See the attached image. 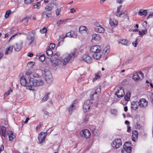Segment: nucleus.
I'll return each instance as SVG.
<instances>
[{
	"mask_svg": "<svg viewBox=\"0 0 153 153\" xmlns=\"http://www.w3.org/2000/svg\"><path fill=\"white\" fill-rule=\"evenodd\" d=\"M43 84L44 81L41 79H37L33 78H30L26 88L28 90H34L35 87L42 86Z\"/></svg>",
	"mask_w": 153,
	"mask_h": 153,
	"instance_id": "f257e3e1",
	"label": "nucleus"
},
{
	"mask_svg": "<svg viewBox=\"0 0 153 153\" xmlns=\"http://www.w3.org/2000/svg\"><path fill=\"white\" fill-rule=\"evenodd\" d=\"M100 48L99 45H96L92 46L90 49V51L94 53L92 55L93 58L96 59H100L101 55L100 53Z\"/></svg>",
	"mask_w": 153,
	"mask_h": 153,
	"instance_id": "f03ea898",
	"label": "nucleus"
},
{
	"mask_svg": "<svg viewBox=\"0 0 153 153\" xmlns=\"http://www.w3.org/2000/svg\"><path fill=\"white\" fill-rule=\"evenodd\" d=\"M75 49L70 54H68V56L62 60L63 64L65 65L68 62H72L76 55L77 54V53L75 51Z\"/></svg>",
	"mask_w": 153,
	"mask_h": 153,
	"instance_id": "7ed1b4c3",
	"label": "nucleus"
},
{
	"mask_svg": "<svg viewBox=\"0 0 153 153\" xmlns=\"http://www.w3.org/2000/svg\"><path fill=\"white\" fill-rule=\"evenodd\" d=\"M45 11L41 13L42 16L45 18L51 17L52 14V7L47 5L45 7Z\"/></svg>",
	"mask_w": 153,
	"mask_h": 153,
	"instance_id": "20e7f679",
	"label": "nucleus"
},
{
	"mask_svg": "<svg viewBox=\"0 0 153 153\" xmlns=\"http://www.w3.org/2000/svg\"><path fill=\"white\" fill-rule=\"evenodd\" d=\"M44 73V74L46 82L48 84L51 83L53 81V78L51 72L48 70H45Z\"/></svg>",
	"mask_w": 153,
	"mask_h": 153,
	"instance_id": "39448f33",
	"label": "nucleus"
},
{
	"mask_svg": "<svg viewBox=\"0 0 153 153\" xmlns=\"http://www.w3.org/2000/svg\"><path fill=\"white\" fill-rule=\"evenodd\" d=\"M143 74L140 71L134 74L133 78L136 81L139 82L143 78Z\"/></svg>",
	"mask_w": 153,
	"mask_h": 153,
	"instance_id": "423d86ee",
	"label": "nucleus"
},
{
	"mask_svg": "<svg viewBox=\"0 0 153 153\" xmlns=\"http://www.w3.org/2000/svg\"><path fill=\"white\" fill-rule=\"evenodd\" d=\"M112 147L114 149H117L121 146V140L120 139H117L113 141L111 144Z\"/></svg>",
	"mask_w": 153,
	"mask_h": 153,
	"instance_id": "0eeeda50",
	"label": "nucleus"
},
{
	"mask_svg": "<svg viewBox=\"0 0 153 153\" xmlns=\"http://www.w3.org/2000/svg\"><path fill=\"white\" fill-rule=\"evenodd\" d=\"M81 136L86 139L88 138L91 135L90 131L87 129H84L80 132Z\"/></svg>",
	"mask_w": 153,
	"mask_h": 153,
	"instance_id": "6e6552de",
	"label": "nucleus"
},
{
	"mask_svg": "<svg viewBox=\"0 0 153 153\" xmlns=\"http://www.w3.org/2000/svg\"><path fill=\"white\" fill-rule=\"evenodd\" d=\"M122 7V5H120L118 7L115 15L118 17L123 18L124 16V11L121 10Z\"/></svg>",
	"mask_w": 153,
	"mask_h": 153,
	"instance_id": "1a4fd4ad",
	"label": "nucleus"
},
{
	"mask_svg": "<svg viewBox=\"0 0 153 153\" xmlns=\"http://www.w3.org/2000/svg\"><path fill=\"white\" fill-rule=\"evenodd\" d=\"M92 103L90 100L85 101L83 105V110L84 112H87L89 110Z\"/></svg>",
	"mask_w": 153,
	"mask_h": 153,
	"instance_id": "9d476101",
	"label": "nucleus"
},
{
	"mask_svg": "<svg viewBox=\"0 0 153 153\" xmlns=\"http://www.w3.org/2000/svg\"><path fill=\"white\" fill-rule=\"evenodd\" d=\"M119 88L115 93V94L118 98L123 97L124 95V90L123 87H120Z\"/></svg>",
	"mask_w": 153,
	"mask_h": 153,
	"instance_id": "9b49d317",
	"label": "nucleus"
},
{
	"mask_svg": "<svg viewBox=\"0 0 153 153\" xmlns=\"http://www.w3.org/2000/svg\"><path fill=\"white\" fill-rule=\"evenodd\" d=\"M131 143L130 142L125 143V153H131L132 148L130 146Z\"/></svg>",
	"mask_w": 153,
	"mask_h": 153,
	"instance_id": "f8f14e48",
	"label": "nucleus"
},
{
	"mask_svg": "<svg viewBox=\"0 0 153 153\" xmlns=\"http://www.w3.org/2000/svg\"><path fill=\"white\" fill-rule=\"evenodd\" d=\"M82 60L88 64H91L92 61V59L91 57L87 55H84L83 56Z\"/></svg>",
	"mask_w": 153,
	"mask_h": 153,
	"instance_id": "ddd939ff",
	"label": "nucleus"
},
{
	"mask_svg": "<svg viewBox=\"0 0 153 153\" xmlns=\"http://www.w3.org/2000/svg\"><path fill=\"white\" fill-rule=\"evenodd\" d=\"M46 137V134L44 132H41L39 134L38 139L40 143L45 140Z\"/></svg>",
	"mask_w": 153,
	"mask_h": 153,
	"instance_id": "4468645a",
	"label": "nucleus"
},
{
	"mask_svg": "<svg viewBox=\"0 0 153 153\" xmlns=\"http://www.w3.org/2000/svg\"><path fill=\"white\" fill-rule=\"evenodd\" d=\"M6 127L4 126H1L0 128V135L1 136V137L2 140H3L4 138L6 136Z\"/></svg>",
	"mask_w": 153,
	"mask_h": 153,
	"instance_id": "2eb2a0df",
	"label": "nucleus"
},
{
	"mask_svg": "<svg viewBox=\"0 0 153 153\" xmlns=\"http://www.w3.org/2000/svg\"><path fill=\"white\" fill-rule=\"evenodd\" d=\"M148 104V102L145 99H141L139 102V105L141 107H146Z\"/></svg>",
	"mask_w": 153,
	"mask_h": 153,
	"instance_id": "dca6fc26",
	"label": "nucleus"
},
{
	"mask_svg": "<svg viewBox=\"0 0 153 153\" xmlns=\"http://www.w3.org/2000/svg\"><path fill=\"white\" fill-rule=\"evenodd\" d=\"M76 101H74L72 104L71 105L68 109L69 113L70 114H71L73 111L76 109Z\"/></svg>",
	"mask_w": 153,
	"mask_h": 153,
	"instance_id": "f3484780",
	"label": "nucleus"
},
{
	"mask_svg": "<svg viewBox=\"0 0 153 153\" xmlns=\"http://www.w3.org/2000/svg\"><path fill=\"white\" fill-rule=\"evenodd\" d=\"M22 42L16 43L13 46L14 49L16 51H19L22 49Z\"/></svg>",
	"mask_w": 153,
	"mask_h": 153,
	"instance_id": "a211bd4d",
	"label": "nucleus"
},
{
	"mask_svg": "<svg viewBox=\"0 0 153 153\" xmlns=\"http://www.w3.org/2000/svg\"><path fill=\"white\" fill-rule=\"evenodd\" d=\"M27 39L28 41H30V42L28 44L29 46H33L36 44V41L35 40V38L33 36H30V37H27Z\"/></svg>",
	"mask_w": 153,
	"mask_h": 153,
	"instance_id": "6ab92c4d",
	"label": "nucleus"
},
{
	"mask_svg": "<svg viewBox=\"0 0 153 153\" xmlns=\"http://www.w3.org/2000/svg\"><path fill=\"white\" fill-rule=\"evenodd\" d=\"M101 90L100 87H99L97 88L95 90V91L94 92L92 93L90 95V98H92L94 99V95H96L95 97V98L97 97V95L98 94V93H100L101 92Z\"/></svg>",
	"mask_w": 153,
	"mask_h": 153,
	"instance_id": "aec40b11",
	"label": "nucleus"
},
{
	"mask_svg": "<svg viewBox=\"0 0 153 153\" xmlns=\"http://www.w3.org/2000/svg\"><path fill=\"white\" fill-rule=\"evenodd\" d=\"M20 82L21 85L23 86H27V83H29L27 82L24 76H22L20 79Z\"/></svg>",
	"mask_w": 153,
	"mask_h": 153,
	"instance_id": "412c9836",
	"label": "nucleus"
},
{
	"mask_svg": "<svg viewBox=\"0 0 153 153\" xmlns=\"http://www.w3.org/2000/svg\"><path fill=\"white\" fill-rule=\"evenodd\" d=\"M132 140L134 142H135L137 138L138 132L134 130L132 132Z\"/></svg>",
	"mask_w": 153,
	"mask_h": 153,
	"instance_id": "4be33fe9",
	"label": "nucleus"
},
{
	"mask_svg": "<svg viewBox=\"0 0 153 153\" xmlns=\"http://www.w3.org/2000/svg\"><path fill=\"white\" fill-rule=\"evenodd\" d=\"M147 11L146 10L141 9L138 13V15L140 16H143V17H145L147 15Z\"/></svg>",
	"mask_w": 153,
	"mask_h": 153,
	"instance_id": "5701e85b",
	"label": "nucleus"
},
{
	"mask_svg": "<svg viewBox=\"0 0 153 153\" xmlns=\"http://www.w3.org/2000/svg\"><path fill=\"white\" fill-rule=\"evenodd\" d=\"M53 60L52 62V65L54 67L58 66L61 64L62 63L61 61L59 59H57L55 60L53 59Z\"/></svg>",
	"mask_w": 153,
	"mask_h": 153,
	"instance_id": "b1692460",
	"label": "nucleus"
},
{
	"mask_svg": "<svg viewBox=\"0 0 153 153\" xmlns=\"http://www.w3.org/2000/svg\"><path fill=\"white\" fill-rule=\"evenodd\" d=\"M109 22L110 25L112 27H115L117 25L118 23V22L114 19L112 20L110 19Z\"/></svg>",
	"mask_w": 153,
	"mask_h": 153,
	"instance_id": "393cba45",
	"label": "nucleus"
},
{
	"mask_svg": "<svg viewBox=\"0 0 153 153\" xmlns=\"http://www.w3.org/2000/svg\"><path fill=\"white\" fill-rule=\"evenodd\" d=\"M8 135L9 139L10 141H12L15 137V136L14 135L13 132L12 131H9L7 133Z\"/></svg>",
	"mask_w": 153,
	"mask_h": 153,
	"instance_id": "a878e982",
	"label": "nucleus"
},
{
	"mask_svg": "<svg viewBox=\"0 0 153 153\" xmlns=\"http://www.w3.org/2000/svg\"><path fill=\"white\" fill-rule=\"evenodd\" d=\"M94 30L96 32L100 33H104L105 31L104 28L101 26L98 27H94Z\"/></svg>",
	"mask_w": 153,
	"mask_h": 153,
	"instance_id": "bb28decb",
	"label": "nucleus"
},
{
	"mask_svg": "<svg viewBox=\"0 0 153 153\" xmlns=\"http://www.w3.org/2000/svg\"><path fill=\"white\" fill-rule=\"evenodd\" d=\"M92 36V40L94 39L96 41H99L100 39V36L99 35L96 34H93Z\"/></svg>",
	"mask_w": 153,
	"mask_h": 153,
	"instance_id": "cd10ccee",
	"label": "nucleus"
},
{
	"mask_svg": "<svg viewBox=\"0 0 153 153\" xmlns=\"http://www.w3.org/2000/svg\"><path fill=\"white\" fill-rule=\"evenodd\" d=\"M50 94V93L46 92L45 95L44 97L42 98L41 100V102H43L46 101L48 99L49 97V95Z\"/></svg>",
	"mask_w": 153,
	"mask_h": 153,
	"instance_id": "c85d7f7f",
	"label": "nucleus"
},
{
	"mask_svg": "<svg viewBox=\"0 0 153 153\" xmlns=\"http://www.w3.org/2000/svg\"><path fill=\"white\" fill-rule=\"evenodd\" d=\"M86 27L84 26H81L79 29V31L80 33H87Z\"/></svg>",
	"mask_w": 153,
	"mask_h": 153,
	"instance_id": "c756f323",
	"label": "nucleus"
},
{
	"mask_svg": "<svg viewBox=\"0 0 153 153\" xmlns=\"http://www.w3.org/2000/svg\"><path fill=\"white\" fill-rule=\"evenodd\" d=\"M68 20V19L59 20L57 22L56 25L58 26H59L62 24H65Z\"/></svg>",
	"mask_w": 153,
	"mask_h": 153,
	"instance_id": "7c9ffc66",
	"label": "nucleus"
},
{
	"mask_svg": "<svg viewBox=\"0 0 153 153\" xmlns=\"http://www.w3.org/2000/svg\"><path fill=\"white\" fill-rule=\"evenodd\" d=\"M131 93L130 92H128L125 95V100L128 101L130 100Z\"/></svg>",
	"mask_w": 153,
	"mask_h": 153,
	"instance_id": "2f4dec72",
	"label": "nucleus"
},
{
	"mask_svg": "<svg viewBox=\"0 0 153 153\" xmlns=\"http://www.w3.org/2000/svg\"><path fill=\"white\" fill-rule=\"evenodd\" d=\"M13 49V46H10L8 48H7V51H6L5 54V55L10 54Z\"/></svg>",
	"mask_w": 153,
	"mask_h": 153,
	"instance_id": "473e14b6",
	"label": "nucleus"
},
{
	"mask_svg": "<svg viewBox=\"0 0 153 153\" xmlns=\"http://www.w3.org/2000/svg\"><path fill=\"white\" fill-rule=\"evenodd\" d=\"M88 115H86L83 117V123H82L83 125L85 124L88 121Z\"/></svg>",
	"mask_w": 153,
	"mask_h": 153,
	"instance_id": "72a5a7b5",
	"label": "nucleus"
},
{
	"mask_svg": "<svg viewBox=\"0 0 153 153\" xmlns=\"http://www.w3.org/2000/svg\"><path fill=\"white\" fill-rule=\"evenodd\" d=\"M76 36L75 35V33H72L70 32H68L66 33L65 35L66 37H74Z\"/></svg>",
	"mask_w": 153,
	"mask_h": 153,
	"instance_id": "f704fd0d",
	"label": "nucleus"
},
{
	"mask_svg": "<svg viewBox=\"0 0 153 153\" xmlns=\"http://www.w3.org/2000/svg\"><path fill=\"white\" fill-rule=\"evenodd\" d=\"M147 29H145L144 30H142V31H139V34L141 36H142L146 34L147 33Z\"/></svg>",
	"mask_w": 153,
	"mask_h": 153,
	"instance_id": "c9c22d12",
	"label": "nucleus"
},
{
	"mask_svg": "<svg viewBox=\"0 0 153 153\" xmlns=\"http://www.w3.org/2000/svg\"><path fill=\"white\" fill-rule=\"evenodd\" d=\"M46 52L47 55L49 56H50L53 53V52L50 48L48 49Z\"/></svg>",
	"mask_w": 153,
	"mask_h": 153,
	"instance_id": "e433bc0d",
	"label": "nucleus"
},
{
	"mask_svg": "<svg viewBox=\"0 0 153 153\" xmlns=\"http://www.w3.org/2000/svg\"><path fill=\"white\" fill-rule=\"evenodd\" d=\"M11 11L10 10H7L6 11L4 17L6 19L7 18L10 14L11 13Z\"/></svg>",
	"mask_w": 153,
	"mask_h": 153,
	"instance_id": "4c0bfd02",
	"label": "nucleus"
},
{
	"mask_svg": "<svg viewBox=\"0 0 153 153\" xmlns=\"http://www.w3.org/2000/svg\"><path fill=\"white\" fill-rule=\"evenodd\" d=\"M27 18H25L23 19H22V20H20L19 21V22H22L24 21H25V25L26 26L27 25V23L28 22V20H27Z\"/></svg>",
	"mask_w": 153,
	"mask_h": 153,
	"instance_id": "58836bf2",
	"label": "nucleus"
},
{
	"mask_svg": "<svg viewBox=\"0 0 153 153\" xmlns=\"http://www.w3.org/2000/svg\"><path fill=\"white\" fill-rule=\"evenodd\" d=\"M139 41L138 40V37H137L135 41L132 42V45L134 47H136L137 45V41Z\"/></svg>",
	"mask_w": 153,
	"mask_h": 153,
	"instance_id": "ea45409f",
	"label": "nucleus"
},
{
	"mask_svg": "<svg viewBox=\"0 0 153 153\" xmlns=\"http://www.w3.org/2000/svg\"><path fill=\"white\" fill-rule=\"evenodd\" d=\"M44 114L45 115L47 116L48 117H52V114L51 113H49L48 111H44Z\"/></svg>",
	"mask_w": 153,
	"mask_h": 153,
	"instance_id": "a19ab883",
	"label": "nucleus"
},
{
	"mask_svg": "<svg viewBox=\"0 0 153 153\" xmlns=\"http://www.w3.org/2000/svg\"><path fill=\"white\" fill-rule=\"evenodd\" d=\"M61 11V8H57L55 10V13L56 16H58L60 13Z\"/></svg>",
	"mask_w": 153,
	"mask_h": 153,
	"instance_id": "79ce46f5",
	"label": "nucleus"
},
{
	"mask_svg": "<svg viewBox=\"0 0 153 153\" xmlns=\"http://www.w3.org/2000/svg\"><path fill=\"white\" fill-rule=\"evenodd\" d=\"M45 59V56L44 55H41L39 57V61L41 62H42L44 61Z\"/></svg>",
	"mask_w": 153,
	"mask_h": 153,
	"instance_id": "37998d69",
	"label": "nucleus"
},
{
	"mask_svg": "<svg viewBox=\"0 0 153 153\" xmlns=\"http://www.w3.org/2000/svg\"><path fill=\"white\" fill-rule=\"evenodd\" d=\"M47 29L45 27H44L43 28L41 29L40 30V32L42 33H46L47 32Z\"/></svg>",
	"mask_w": 153,
	"mask_h": 153,
	"instance_id": "c03bdc74",
	"label": "nucleus"
},
{
	"mask_svg": "<svg viewBox=\"0 0 153 153\" xmlns=\"http://www.w3.org/2000/svg\"><path fill=\"white\" fill-rule=\"evenodd\" d=\"M40 6V2H38L37 3L33 6V8H36Z\"/></svg>",
	"mask_w": 153,
	"mask_h": 153,
	"instance_id": "a18cd8bd",
	"label": "nucleus"
},
{
	"mask_svg": "<svg viewBox=\"0 0 153 153\" xmlns=\"http://www.w3.org/2000/svg\"><path fill=\"white\" fill-rule=\"evenodd\" d=\"M66 37V36H64L63 35H62L60 36V39H59V43L61 41H64V39Z\"/></svg>",
	"mask_w": 153,
	"mask_h": 153,
	"instance_id": "49530a36",
	"label": "nucleus"
},
{
	"mask_svg": "<svg viewBox=\"0 0 153 153\" xmlns=\"http://www.w3.org/2000/svg\"><path fill=\"white\" fill-rule=\"evenodd\" d=\"M111 113L112 114L116 115L117 113V111L116 109H113L111 111Z\"/></svg>",
	"mask_w": 153,
	"mask_h": 153,
	"instance_id": "de8ad7c7",
	"label": "nucleus"
},
{
	"mask_svg": "<svg viewBox=\"0 0 153 153\" xmlns=\"http://www.w3.org/2000/svg\"><path fill=\"white\" fill-rule=\"evenodd\" d=\"M27 65L30 67L31 68H32L33 67L34 64L33 62H30L28 63Z\"/></svg>",
	"mask_w": 153,
	"mask_h": 153,
	"instance_id": "09e8293b",
	"label": "nucleus"
},
{
	"mask_svg": "<svg viewBox=\"0 0 153 153\" xmlns=\"http://www.w3.org/2000/svg\"><path fill=\"white\" fill-rule=\"evenodd\" d=\"M33 0H25V4H28L33 1Z\"/></svg>",
	"mask_w": 153,
	"mask_h": 153,
	"instance_id": "8fccbe9b",
	"label": "nucleus"
},
{
	"mask_svg": "<svg viewBox=\"0 0 153 153\" xmlns=\"http://www.w3.org/2000/svg\"><path fill=\"white\" fill-rule=\"evenodd\" d=\"M132 60V58H129L126 61L125 63L126 64L128 63H130V62H131V61Z\"/></svg>",
	"mask_w": 153,
	"mask_h": 153,
	"instance_id": "3c124183",
	"label": "nucleus"
},
{
	"mask_svg": "<svg viewBox=\"0 0 153 153\" xmlns=\"http://www.w3.org/2000/svg\"><path fill=\"white\" fill-rule=\"evenodd\" d=\"M42 126L41 124H39V125H37L36 127V130L37 131H39L40 128Z\"/></svg>",
	"mask_w": 153,
	"mask_h": 153,
	"instance_id": "603ef678",
	"label": "nucleus"
},
{
	"mask_svg": "<svg viewBox=\"0 0 153 153\" xmlns=\"http://www.w3.org/2000/svg\"><path fill=\"white\" fill-rule=\"evenodd\" d=\"M55 46V44L53 43H51L50 44V46H49V48H53Z\"/></svg>",
	"mask_w": 153,
	"mask_h": 153,
	"instance_id": "864d4df0",
	"label": "nucleus"
},
{
	"mask_svg": "<svg viewBox=\"0 0 153 153\" xmlns=\"http://www.w3.org/2000/svg\"><path fill=\"white\" fill-rule=\"evenodd\" d=\"M118 43L121 44L122 45H124V42L123 39L120 40V41H118Z\"/></svg>",
	"mask_w": 153,
	"mask_h": 153,
	"instance_id": "5fc2aeb1",
	"label": "nucleus"
},
{
	"mask_svg": "<svg viewBox=\"0 0 153 153\" xmlns=\"http://www.w3.org/2000/svg\"><path fill=\"white\" fill-rule=\"evenodd\" d=\"M94 25L95 27H98L100 26V24L97 22H96L94 23Z\"/></svg>",
	"mask_w": 153,
	"mask_h": 153,
	"instance_id": "6e6d98bb",
	"label": "nucleus"
},
{
	"mask_svg": "<svg viewBox=\"0 0 153 153\" xmlns=\"http://www.w3.org/2000/svg\"><path fill=\"white\" fill-rule=\"evenodd\" d=\"M109 46H107L106 48H105L104 50L105 51V52L106 53H108L110 51V50L109 49Z\"/></svg>",
	"mask_w": 153,
	"mask_h": 153,
	"instance_id": "4d7b16f0",
	"label": "nucleus"
},
{
	"mask_svg": "<svg viewBox=\"0 0 153 153\" xmlns=\"http://www.w3.org/2000/svg\"><path fill=\"white\" fill-rule=\"evenodd\" d=\"M153 17V12L150 13L149 14L148 16L147 17V18H149Z\"/></svg>",
	"mask_w": 153,
	"mask_h": 153,
	"instance_id": "13d9d810",
	"label": "nucleus"
},
{
	"mask_svg": "<svg viewBox=\"0 0 153 153\" xmlns=\"http://www.w3.org/2000/svg\"><path fill=\"white\" fill-rule=\"evenodd\" d=\"M135 103L134 102H132L131 103V108H137V107L136 106V107H134V105H133V104H134V103Z\"/></svg>",
	"mask_w": 153,
	"mask_h": 153,
	"instance_id": "bf43d9fd",
	"label": "nucleus"
},
{
	"mask_svg": "<svg viewBox=\"0 0 153 153\" xmlns=\"http://www.w3.org/2000/svg\"><path fill=\"white\" fill-rule=\"evenodd\" d=\"M53 58H55V59H56V58H58V56L56 55H54L52 56V58L51 60V61H52V59H53Z\"/></svg>",
	"mask_w": 153,
	"mask_h": 153,
	"instance_id": "052dcab7",
	"label": "nucleus"
},
{
	"mask_svg": "<svg viewBox=\"0 0 153 153\" xmlns=\"http://www.w3.org/2000/svg\"><path fill=\"white\" fill-rule=\"evenodd\" d=\"M97 130H96V129H94L92 131V132L93 133V134L95 135H96L97 134Z\"/></svg>",
	"mask_w": 153,
	"mask_h": 153,
	"instance_id": "680f3d73",
	"label": "nucleus"
},
{
	"mask_svg": "<svg viewBox=\"0 0 153 153\" xmlns=\"http://www.w3.org/2000/svg\"><path fill=\"white\" fill-rule=\"evenodd\" d=\"M76 10L74 8H71L70 9V12L71 13H73L75 12Z\"/></svg>",
	"mask_w": 153,
	"mask_h": 153,
	"instance_id": "e2e57ef3",
	"label": "nucleus"
},
{
	"mask_svg": "<svg viewBox=\"0 0 153 153\" xmlns=\"http://www.w3.org/2000/svg\"><path fill=\"white\" fill-rule=\"evenodd\" d=\"M32 74V72L30 71H28L26 73V74L27 75H30Z\"/></svg>",
	"mask_w": 153,
	"mask_h": 153,
	"instance_id": "0e129e2a",
	"label": "nucleus"
},
{
	"mask_svg": "<svg viewBox=\"0 0 153 153\" xmlns=\"http://www.w3.org/2000/svg\"><path fill=\"white\" fill-rule=\"evenodd\" d=\"M4 149V146L3 145H1L0 149V153Z\"/></svg>",
	"mask_w": 153,
	"mask_h": 153,
	"instance_id": "69168bd1",
	"label": "nucleus"
},
{
	"mask_svg": "<svg viewBox=\"0 0 153 153\" xmlns=\"http://www.w3.org/2000/svg\"><path fill=\"white\" fill-rule=\"evenodd\" d=\"M33 77H38L39 76V75L38 74H33Z\"/></svg>",
	"mask_w": 153,
	"mask_h": 153,
	"instance_id": "338daca9",
	"label": "nucleus"
},
{
	"mask_svg": "<svg viewBox=\"0 0 153 153\" xmlns=\"http://www.w3.org/2000/svg\"><path fill=\"white\" fill-rule=\"evenodd\" d=\"M127 131L128 132H130L131 130V127L128 126H127Z\"/></svg>",
	"mask_w": 153,
	"mask_h": 153,
	"instance_id": "774afa93",
	"label": "nucleus"
}]
</instances>
